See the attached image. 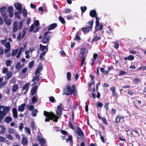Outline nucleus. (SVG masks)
Listing matches in <instances>:
<instances>
[{"mask_svg":"<svg viewBox=\"0 0 146 146\" xmlns=\"http://www.w3.org/2000/svg\"><path fill=\"white\" fill-rule=\"evenodd\" d=\"M44 115L46 117L45 118V122L50 121V120H53V121L56 122L58 121L57 119L59 118L56 115L54 114L53 112H49L45 111H44Z\"/></svg>","mask_w":146,"mask_h":146,"instance_id":"1","label":"nucleus"},{"mask_svg":"<svg viewBox=\"0 0 146 146\" xmlns=\"http://www.w3.org/2000/svg\"><path fill=\"white\" fill-rule=\"evenodd\" d=\"M10 109L9 106H0V123Z\"/></svg>","mask_w":146,"mask_h":146,"instance_id":"2","label":"nucleus"},{"mask_svg":"<svg viewBox=\"0 0 146 146\" xmlns=\"http://www.w3.org/2000/svg\"><path fill=\"white\" fill-rule=\"evenodd\" d=\"M51 33V32L49 31L44 33L42 40V42L43 43L48 44L50 41V35Z\"/></svg>","mask_w":146,"mask_h":146,"instance_id":"3","label":"nucleus"},{"mask_svg":"<svg viewBox=\"0 0 146 146\" xmlns=\"http://www.w3.org/2000/svg\"><path fill=\"white\" fill-rule=\"evenodd\" d=\"M76 131L78 135V137L77 138V140L80 139L82 141H84V137L85 136L84 133L79 126L77 127Z\"/></svg>","mask_w":146,"mask_h":146,"instance_id":"4","label":"nucleus"},{"mask_svg":"<svg viewBox=\"0 0 146 146\" xmlns=\"http://www.w3.org/2000/svg\"><path fill=\"white\" fill-rule=\"evenodd\" d=\"M72 89H71L70 86L67 85L66 86V89L65 94L67 95H69L70 94H72L75 92L76 91L75 90V86L74 85H72Z\"/></svg>","mask_w":146,"mask_h":146,"instance_id":"5","label":"nucleus"},{"mask_svg":"<svg viewBox=\"0 0 146 146\" xmlns=\"http://www.w3.org/2000/svg\"><path fill=\"white\" fill-rule=\"evenodd\" d=\"M85 48H81V51L80 52V58H82L81 60V63L80 64V66H82L85 62V57L84 56V55L85 51Z\"/></svg>","mask_w":146,"mask_h":146,"instance_id":"6","label":"nucleus"},{"mask_svg":"<svg viewBox=\"0 0 146 146\" xmlns=\"http://www.w3.org/2000/svg\"><path fill=\"white\" fill-rule=\"evenodd\" d=\"M37 139L41 146H47L46 142L45 139L40 138V136Z\"/></svg>","mask_w":146,"mask_h":146,"instance_id":"7","label":"nucleus"},{"mask_svg":"<svg viewBox=\"0 0 146 146\" xmlns=\"http://www.w3.org/2000/svg\"><path fill=\"white\" fill-rule=\"evenodd\" d=\"M43 70V67L42 63H40L38 65V67L36 68L35 70V75H36L40 73Z\"/></svg>","mask_w":146,"mask_h":146,"instance_id":"8","label":"nucleus"},{"mask_svg":"<svg viewBox=\"0 0 146 146\" xmlns=\"http://www.w3.org/2000/svg\"><path fill=\"white\" fill-rule=\"evenodd\" d=\"M95 18L96 19V25L95 29L94 32H97L99 30L100 26V22L98 17H96Z\"/></svg>","mask_w":146,"mask_h":146,"instance_id":"9","label":"nucleus"},{"mask_svg":"<svg viewBox=\"0 0 146 146\" xmlns=\"http://www.w3.org/2000/svg\"><path fill=\"white\" fill-rule=\"evenodd\" d=\"M6 9V7L4 6L0 8V12L1 13L2 17L7 15L5 12Z\"/></svg>","mask_w":146,"mask_h":146,"instance_id":"10","label":"nucleus"},{"mask_svg":"<svg viewBox=\"0 0 146 146\" xmlns=\"http://www.w3.org/2000/svg\"><path fill=\"white\" fill-rule=\"evenodd\" d=\"M5 22L8 25H10L11 24V19H8L7 15L3 17Z\"/></svg>","mask_w":146,"mask_h":146,"instance_id":"11","label":"nucleus"},{"mask_svg":"<svg viewBox=\"0 0 146 146\" xmlns=\"http://www.w3.org/2000/svg\"><path fill=\"white\" fill-rule=\"evenodd\" d=\"M90 15L92 17H97V15L96 11L95 10H92L90 12Z\"/></svg>","mask_w":146,"mask_h":146,"instance_id":"12","label":"nucleus"},{"mask_svg":"<svg viewBox=\"0 0 146 146\" xmlns=\"http://www.w3.org/2000/svg\"><path fill=\"white\" fill-rule=\"evenodd\" d=\"M13 117L15 118H17L18 117L17 112L16 108H13L12 109Z\"/></svg>","mask_w":146,"mask_h":146,"instance_id":"13","label":"nucleus"},{"mask_svg":"<svg viewBox=\"0 0 146 146\" xmlns=\"http://www.w3.org/2000/svg\"><path fill=\"white\" fill-rule=\"evenodd\" d=\"M81 30L85 34H87L88 33L90 30V29L87 26L86 27H83L81 29Z\"/></svg>","mask_w":146,"mask_h":146,"instance_id":"14","label":"nucleus"},{"mask_svg":"<svg viewBox=\"0 0 146 146\" xmlns=\"http://www.w3.org/2000/svg\"><path fill=\"white\" fill-rule=\"evenodd\" d=\"M13 27V31L14 32H15L18 30V23L17 21L14 22Z\"/></svg>","mask_w":146,"mask_h":146,"instance_id":"15","label":"nucleus"},{"mask_svg":"<svg viewBox=\"0 0 146 146\" xmlns=\"http://www.w3.org/2000/svg\"><path fill=\"white\" fill-rule=\"evenodd\" d=\"M108 28L109 30L106 31V33L110 36H112L113 35V30L111 28V27L110 26H108Z\"/></svg>","mask_w":146,"mask_h":146,"instance_id":"16","label":"nucleus"},{"mask_svg":"<svg viewBox=\"0 0 146 146\" xmlns=\"http://www.w3.org/2000/svg\"><path fill=\"white\" fill-rule=\"evenodd\" d=\"M57 26V25L56 23H53L51 24L49 27L48 28V31H50L54 29H55L56 27Z\"/></svg>","mask_w":146,"mask_h":146,"instance_id":"17","label":"nucleus"},{"mask_svg":"<svg viewBox=\"0 0 146 146\" xmlns=\"http://www.w3.org/2000/svg\"><path fill=\"white\" fill-rule=\"evenodd\" d=\"M62 106L61 105H59L58 106V108L56 111L57 115H61L62 114Z\"/></svg>","mask_w":146,"mask_h":146,"instance_id":"18","label":"nucleus"},{"mask_svg":"<svg viewBox=\"0 0 146 146\" xmlns=\"http://www.w3.org/2000/svg\"><path fill=\"white\" fill-rule=\"evenodd\" d=\"M37 88V86L35 85L34 87H33L31 89V94L33 96L34 95L35 93L36 92V89Z\"/></svg>","mask_w":146,"mask_h":146,"instance_id":"19","label":"nucleus"},{"mask_svg":"<svg viewBox=\"0 0 146 146\" xmlns=\"http://www.w3.org/2000/svg\"><path fill=\"white\" fill-rule=\"evenodd\" d=\"M12 121V118L10 116H7L4 119L5 122L7 123H9Z\"/></svg>","mask_w":146,"mask_h":146,"instance_id":"20","label":"nucleus"},{"mask_svg":"<svg viewBox=\"0 0 146 146\" xmlns=\"http://www.w3.org/2000/svg\"><path fill=\"white\" fill-rule=\"evenodd\" d=\"M26 106L25 104L24 103L21 104L18 107V110L19 111H23L24 108Z\"/></svg>","mask_w":146,"mask_h":146,"instance_id":"21","label":"nucleus"},{"mask_svg":"<svg viewBox=\"0 0 146 146\" xmlns=\"http://www.w3.org/2000/svg\"><path fill=\"white\" fill-rule=\"evenodd\" d=\"M12 72L11 71H8L6 73V76L5 77L6 79L8 80L12 76Z\"/></svg>","mask_w":146,"mask_h":146,"instance_id":"22","label":"nucleus"},{"mask_svg":"<svg viewBox=\"0 0 146 146\" xmlns=\"http://www.w3.org/2000/svg\"><path fill=\"white\" fill-rule=\"evenodd\" d=\"M14 5L17 10L22 9V5L20 3H16L14 4Z\"/></svg>","mask_w":146,"mask_h":146,"instance_id":"23","label":"nucleus"},{"mask_svg":"<svg viewBox=\"0 0 146 146\" xmlns=\"http://www.w3.org/2000/svg\"><path fill=\"white\" fill-rule=\"evenodd\" d=\"M93 23L94 21L93 20L89 21L87 23V24L88 25L87 26L90 28V29L92 30L93 26Z\"/></svg>","mask_w":146,"mask_h":146,"instance_id":"24","label":"nucleus"},{"mask_svg":"<svg viewBox=\"0 0 146 146\" xmlns=\"http://www.w3.org/2000/svg\"><path fill=\"white\" fill-rule=\"evenodd\" d=\"M39 48L41 49V51H43L47 49H48V46H43L42 44H40Z\"/></svg>","mask_w":146,"mask_h":146,"instance_id":"25","label":"nucleus"},{"mask_svg":"<svg viewBox=\"0 0 146 146\" xmlns=\"http://www.w3.org/2000/svg\"><path fill=\"white\" fill-rule=\"evenodd\" d=\"M21 142L22 144L24 145H25L27 144L28 143V139L26 137H23L21 140Z\"/></svg>","mask_w":146,"mask_h":146,"instance_id":"26","label":"nucleus"},{"mask_svg":"<svg viewBox=\"0 0 146 146\" xmlns=\"http://www.w3.org/2000/svg\"><path fill=\"white\" fill-rule=\"evenodd\" d=\"M72 139V135H69L68 138V139H66V142L67 143H68L69 141H70V143L71 144H72L73 143H72V142H73V141Z\"/></svg>","mask_w":146,"mask_h":146,"instance_id":"27","label":"nucleus"},{"mask_svg":"<svg viewBox=\"0 0 146 146\" xmlns=\"http://www.w3.org/2000/svg\"><path fill=\"white\" fill-rule=\"evenodd\" d=\"M5 128L3 126L0 125V133L2 134L5 132Z\"/></svg>","mask_w":146,"mask_h":146,"instance_id":"28","label":"nucleus"},{"mask_svg":"<svg viewBox=\"0 0 146 146\" xmlns=\"http://www.w3.org/2000/svg\"><path fill=\"white\" fill-rule=\"evenodd\" d=\"M18 86L17 84H15L13 85L12 88V91L13 92H15L18 89Z\"/></svg>","mask_w":146,"mask_h":146,"instance_id":"29","label":"nucleus"},{"mask_svg":"<svg viewBox=\"0 0 146 146\" xmlns=\"http://www.w3.org/2000/svg\"><path fill=\"white\" fill-rule=\"evenodd\" d=\"M30 86V84L28 83H26L25 85H24L23 87V90H28L29 87Z\"/></svg>","mask_w":146,"mask_h":146,"instance_id":"30","label":"nucleus"},{"mask_svg":"<svg viewBox=\"0 0 146 146\" xmlns=\"http://www.w3.org/2000/svg\"><path fill=\"white\" fill-rule=\"evenodd\" d=\"M14 15L15 17L17 18V19L18 20H20L21 19V18L19 13H18L17 12H15Z\"/></svg>","mask_w":146,"mask_h":146,"instance_id":"31","label":"nucleus"},{"mask_svg":"<svg viewBox=\"0 0 146 146\" xmlns=\"http://www.w3.org/2000/svg\"><path fill=\"white\" fill-rule=\"evenodd\" d=\"M101 38L100 36H95L94 38L92 39V42H93L94 41H97L99 40H100L101 39Z\"/></svg>","mask_w":146,"mask_h":146,"instance_id":"32","label":"nucleus"},{"mask_svg":"<svg viewBox=\"0 0 146 146\" xmlns=\"http://www.w3.org/2000/svg\"><path fill=\"white\" fill-rule=\"evenodd\" d=\"M34 60H33L29 63L28 66L29 68H31L34 65Z\"/></svg>","mask_w":146,"mask_h":146,"instance_id":"33","label":"nucleus"},{"mask_svg":"<svg viewBox=\"0 0 146 146\" xmlns=\"http://www.w3.org/2000/svg\"><path fill=\"white\" fill-rule=\"evenodd\" d=\"M100 70L101 72L104 74L106 75L108 74V72L107 70H105V68L103 67H101L100 68Z\"/></svg>","mask_w":146,"mask_h":146,"instance_id":"34","label":"nucleus"},{"mask_svg":"<svg viewBox=\"0 0 146 146\" xmlns=\"http://www.w3.org/2000/svg\"><path fill=\"white\" fill-rule=\"evenodd\" d=\"M39 76L36 75L33 77L32 81L33 82H34L36 80L37 82H38L39 80Z\"/></svg>","mask_w":146,"mask_h":146,"instance_id":"35","label":"nucleus"},{"mask_svg":"<svg viewBox=\"0 0 146 146\" xmlns=\"http://www.w3.org/2000/svg\"><path fill=\"white\" fill-rule=\"evenodd\" d=\"M59 19L60 22L62 24H64L65 23V21L64 18L61 16H59Z\"/></svg>","mask_w":146,"mask_h":146,"instance_id":"36","label":"nucleus"},{"mask_svg":"<svg viewBox=\"0 0 146 146\" xmlns=\"http://www.w3.org/2000/svg\"><path fill=\"white\" fill-rule=\"evenodd\" d=\"M68 126L69 128L72 129L73 130L74 129V128L73 125L70 121H69L68 122Z\"/></svg>","mask_w":146,"mask_h":146,"instance_id":"37","label":"nucleus"},{"mask_svg":"<svg viewBox=\"0 0 146 146\" xmlns=\"http://www.w3.org/2000/svg\"><path fill=\"white\" fill-rule=\"evenodd\" d=\"M46 52L44 51L42 52L40 56V60H42L44 58V56H45Z\"/></svg>","mask_w":146,"mask_h":146,"instance_id":"38","label":"nucleus"},{"mask_svg":"<svg viewBox=\"0 0 146 146\" xmlns=\"http://www.w3.org/2000/svg\"><path fill=\"white\" fill-rule=\"evenodd\" d=\"M110 104V103L109 102H105V105L104 108L106 111H108L109 110L108 106Z\"/></svg>","mask_w":146,"mask_h":146,"instance_id":"39","label":"nucleus"},{"mask_svg":"<svg viewBox=\"0 0 146 146\" xmlns=\"http://www.w3.org/2000/svg\"><path fill=\"white\" fill-rule=\"evenodd\" d=\"M33 112H32V115L33 117H36V115L37 113L38 112V110L37 109H35L33 110Z\"/></svg>","mask_w":146,"mask_h":146,"instance_id":"40","label":"nucleus"},{"mask_svg":"<svg viewBox=\"0 0 146 146\" xmlns=\"http://www.w3.org/2000/svg\"><path fill=\"white\" fill-rule=\"evenodd\" d=\"M13 7L12 6H10L7 8V11L8 13L13 12Z\"/></svg>","mask_w":146,"mask_h":146,"instance_id":"41","label":"nucleus"},{"mask_svg":"<svg viewBox=\"0 0 146 146\" xmlns=\"http://www.w3.org/2000/svg\"><path fill=\"white\" fill-rule=\"evenodd\" d=\"M12 63V61L10 60H7L6 61V64L7 66H11Z\"/></svg>","mask_w":146,"mask_h":146,"instance_id":"42","label":"nucleus"},{"mask_svg":"<svg viewBox=\"0 0 146 146\" xmlns=\"http://www.w3.org/2000/svg\"><path fill=\"white\" fill-rule=\"evenodd\" d=\"M22 49H23V47H21L20 48L19 51L16 56V57L17 58H18L20 57V56L21 54Z\"/></svg>","mask_w":146,"mask_h":146,"instance_id":"43","label":"nucleus"},{"mask_svg":"<svg viewBox=\"0 0 146 146\" xmlns=\"http://www.w3.org/2000/svg\"><path fill=\"white\" fill-rule=\"evenodd\" d=\"M7 84V82L6 81L1 82L0 83V88H1L4 87Z\"/></svg>","mask_w":146,"mask_h":146,"instance_id":"44","label":"nucleus"},{"mask_svg":"<svg viewBox=\"0 0 146 146\" xmlns=\"http://www.w3.org/2000/svg\"><path fill=\"white\" fill-rule=\"evenodd\" d=\"M71 74L70 72H68L67 73V78L68 81H70L71 80Z\"/></svg>","mask_w":146,"mask_h":146,"instance_id":"45","label":"nucleus"},{"mask_svg":"<svg viewBox=\"0 0 146 146\" xmlns=\"http://www.w3.org/2000/svg\"><path fill=\"white\" fill-rule=\"evenodd\" d=\"M37 98L35 96H33L32 98L31 101L33 103H35L38 98V97L37 96Z\"/></svg>","mask_w":146,"mask_h":146,"instance_id":"46","label":"nucleus"},{"mask_svg":"<svg viewBox=\"0 0 146 146\" xmlns=\"http://www.w3.org/2000/svg\"><path fill=\"white\" fill-rule=\"evenodd\" d=\"M5 47L7 48H10L11 47V45L10 43L9 42H6L5 43Z\"/></svg>","mask_w":146,"mask_h":146,"instance_id":"47","label":"nucleus"},{"mask_svg":"<svg viewBox=\"0 0 146 146\" xmlns=\"http://www.w3.org/2000/svg\"><path fill=\"white\" fill-rule=\"evenodd\" d=\"M87 9V8L86 6H84V7L81 6V9L82 13H84L86 11Z\"/></svg>","mask_w":146,"mask_h":146,"instance_id":"48","label":"nucleus"},{"mask_svg":"<svg viewBox=\"0 0 146 146\" xmlns=\"http://www.w3.org/2000/svg\"><path fill=\"white\" fill-rule=\"evenodd\" d=\"M23 123L22 122H21L19 126V131H22L23 129Z\"/></svg>","mask_w":146,"mask_h":146,"instance_id":"49","label":"nucleus"},{"mask_svg":"<svg viewBox=\"0 0 146 146\" xmlns=\"http://www.w3.org/2000/svg\"><path fill=\"white\" fill-rule=\"evenodd\" d=\"M27 12L26 9H24L23 10V16L24 17H26L27 16Z\"/></svg>","mask_w":146,"mask_h":146,"instance_id":"50","label":"nucleus"},{"mask_svg":"<svg viewBox=\"0 0 146 146\" xmlns=\"http://www.w3.org/2000/svg\"><path fill=\"white\" fill-rule=\"evenodd\" d=\"M23 20H21L19 22V29H21L22 27L23 26Z\"/></svg>","mask_w":146,"mask_h":146,"instance_id":"51","label":"nucleus"},{"mask_svg":"<svg viewBox=\"0 0 146 146\" xmlns=\"http://www.w3.org/2000/svg\"><path fill=\"white\" fill-rule=\"evenodd\" d=\"M74 40L78 41L81 40V38L79 35H76V36L74 38Z\"/></svg>","mask_w":146,"mask_h":146,"instance_id":"52","label":"nucleus"},{"mask_svg":"<svg viewBox=\"0 0 146 146\" xmlns=\"http://www.w3.org/2000/svg\"><path fill=\"white\" fill-rule=\"evenodd\" d=\"M21 63L20 62H17L15 66V68L16 69H18V70H19V68L20 67Z\"/></svg>","mask_w":146,"mask_h":146,"instance_id":"53","label":"nucleus"},{"mask_svg":"<svg viewBox=\"0 0 146 146\" xmlns=\"http://www.w3.org/2000/svg\"><path fill=\"white\" fill-rule=\"evenodd\" d=\"M8 132L10 133L13 134L15 132V130L12 128H9V129Z\"/></svg>","mask_w":146,"mask_h":146,"instance_id":"54","label":"nucleus"},{"mask_svg":"<svg viewBox=\"0 0 146 146\" xmlns=\"http://www.w3.org/2000/svg\"><path fill=\"white\" fill-rule=\"evenodd\" d=\"M18 51V49L16 50H13V51L12 53L11 54V55L12 56H15L17 53Z\"/></svg>","mask_w":146,"mask_h":146,"instance_id":"55","label":"nucleus"},{"mask_svg":"<svg viewBox=\"0 0 146 146\" xmlns=\"http://www.w3.org/2000/svg\"><path fill=\"white\" fill-rule=\"evenodd\" d=\"M6 137L7 138L10 140H12L13 139V136L9 134L6 135Z\"/></svg>","mask_w":146,"mask_h":146,"instance_id":"56","label":"nucleus"},{"mask_svg":"<svg viewBox=\"0 0 146 146\" xmlns=\"http://www.w3.org/2000/svg\"><path fill=\"white\" fill-rule=\"evenodd\" d=\"M127 73V72L125 71L121 70L120 73L118 75L119 76H122L125 75V74H126Z\"/></svg>","mask_w":146,"mask_h":146,"instance_id":"57","label":"nucleus"},{"mask_svg":"<svg viewBox=\"0 0 146 146\" xmlns=\"http://www.w3.org/2000/svg\"><path fill=\"white\" fill-rule=\"evenodd\" d=\"M120 120L121 119L120 117L119 116H117L115 120V121L116 123H118L120 121Z\"/></svg>","mask_w":146,"mask_h":146,"instance_id":"58","label":"nucleus"},{"mask_svg":"<svg viewBox=\"0 0 146 146\" xmlns=\"http://www.w3.org/2000/svg\"><path fill=\"white\" fill-rule=\"evenodd\" d=\"M34 24L36 27H37L39 25V22L38 20H35V21Z\"/></svg>","mask_w":146,"mask_h":146,"instance_id":"59","label":"nucleus"},{"mask_svg":"<svg viewBox=\"0 0 146 146\" xmlns=\"http://www.w3.org/2000/svg\"><path fill=\"white\" fill-rule=\"evenodd\" d=\"M71 11V10L70 9L68 8L65 9L64 11L63 12L66 13H70Z\"/></svg>","mask_w":146,"mask_h":146,"instance_id":"60","label":"nucleus"},{"mask_svg":"<svg viewBox=\"0 0 146 146\" xmlns=\"http://www.w3.org/2000/svg\"><path fill=\"white\" fill-rule=\"evenodd\" d=\"M103 106V104L101 102H98L97 103V106L98 107L101 108Z\"/></svg>","mask_w":146,"mask_h":146,"instance_id":"61","label":"nucleus"},{"mask_svg":"<svg viewBox=\"0 0 146 146\" xmlns=\"http://www.w3.org/2000/svg\"><path fill=\"white\" fill-rule=\"evenodd\" d=\"M8 69L5 67L4 68H3L2 71V72L3 73L5 74V73L8 72Z\"/></svg>","mask_w":146,"mask_h":146,"instance_id":"62","label":"nucleus"},{"mask_svg":"<svg viewBox=\"0 0 146 146\" xmlns=\"http://www.w3.org/2000/svg\"><path fill=\"white\" fill-rule=\"evenodd\" d=\"M55 99L53 96H51L49 98V101L52 103L55 102Z\"/></svg>","mask_w":146,"mask_h":146,"instance_id":"63","label":"nucleus"},{"mask_svg":"<svg viewBox=\"0 0 146 146\" xmlns=\"http://www.w3.org/2000/svg\"><path fill=\"white\" fill-rule=\"evenodd\" d=\"M134 57L132 55L128 56V60H133L134 59Z\"/></svg>","mask_w":146,"mask_h":146,"instance_id":"64","label":"nucleus"}]
</instances>
